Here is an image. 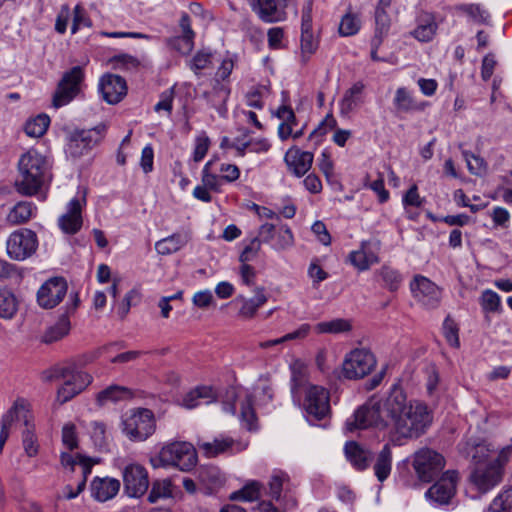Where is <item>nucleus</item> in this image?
I'll list each match as a JSON object with an SVG mask.
<instances>
[{"label": "nucleus", "instance_id": "nucleus-50", "mask_svg": "<svg viewBox=\"0 0 512 512\" xmlns=\"http://www.w3.org/2000/svg\"><path fill=\"white\" fill-rule=\"evenodd\" d=\"M212 63L213 54L208 50H200L191 59L189 67L196 75H200V71L211 67Z\"/></svg>", "mask_w": 512, "mask_h": 512}, {"label": "nucleus", "instance_id": "nucleus-15", "mask_svg": "<svg viewBox=\"0 0 512 512\" xmlns=\"http://www.w3.org/2000/svg\"><path fill=\"white\" fill-rule=\"evenodd\" d=\"M122 477L124 491L129 497H141L148 490V472L144 466L136 463L129 464L123 469Z\"/></svg>", "mask_w": 512, "mask_h": 512}, {"label": "nucleus", "instance_id": "nucleus-22", "mask_svg": "<svg viewBox=\"0 0 512 512\" xmlns=\"http://www.w3.org/2000/svg\"><path fill=\"white\" fill-rule=\"evenodd\" d=\"M314 155L309 151H302L297 146H292L284 156V162L290 173L300 178L312 167Z\"/></svg>", "mask_w": 512, "mask_h": 512}, {"label": "nucleus", "instance_id": "nucleus-14", "mask_svg": "<svg viewBox=\"0 0 512 512\" xmlns=\"http://www.w3.org/2000/svg\"><path fill=\"white\" fill-rule=\"evenodd\" d=\"M413 297L427 309H435L440 305L442 289L422 275L414 276L410 282Z\"/></svg>", "mask_w": 512, "mask_h": 512}, {"label": "nucleus", "instance_id": "nucleus-12", "mask_svg": "<svg viewBox=\"0 0 512 512\" xmlns=\"http://www.w3.org/2000/svg\"><path fill=\"white\" fill-rule=\"evenodd\" d=\"M84 72L80 66H74L65 72L53 96V106L62 107L70 103L80 92Z\"/></svg>", "mask_w": 512, "mask_h": 512}, {"label": "nucleus", "instance_id": "nucleus-41", "mask_svg": "<svg viewBox=\"0 0 512 512\" xmlns=\"http://www.w3.org/2000/svg\"><path fill=\"white\" fill-rule=\"evenodd\" d=\"M50 124V118L46 114H40L25 124V133L30 137H41L45 134Z\"/></svg>", "mask_w": 512, "mask_h": 512}, {"label": "nucleus", "instance_id": "nucleus-24", "mask_svg": "<svg viewBox=\"0 0 512 512\" xmlns=\"http://www.w3.org/2000/svg\"><path fill=\"white\" fill-rule=\"evenodd\" d=\"M120 490V481L115 478L96 477L91 483V495L99 502L114 498Z\"/></svg>", "mask_w": 512, "mask_h": 512}, {"label": "nucleus", "instance_id": "nucleus-27", "mask_svg": "<svg viewBox=\"0 0 512 512\" xmlns=\"http://www.w3.org/2000/svg\"><path fill=\"white\" fill-rule=\"evenodd\" d=\"M345 455L351 465L357 470H364L369 466L372 453L355 441H349L344 447Z\"/></svg>", "mask_w": 512, "mask_h": 512}, {"label": "nucleus", "instance_id": "nucleus-57", "mask_svg": "<svg viewBox=\"0 0 512 512\" xmlns=\"http://www.w3.org/2000/svg\"><path fill=\"white\" fill-rule=\"evenodd\" d=\"M210 144V139L205 132L196 137L193 151V160L195 162H200L204 159L209 150Z\"/></svg>", "mask_w": 512, "mask_h": 512}, {"label": "nucleus", "instance_id": "nucleus-2", "mask_svg": "<svg viewBox=\"0 0 512 512\" xmlns=\"http://www.w3.org/2000/svg\"><path fill=\"white\" fill-rule=\"evenodd\" d=\"M52 180L51 164L38 151L31 149L18 161L15 190L22 196L32 197L42 191Z\"/></svg>", "mask_w": 512, "mask_h": 512}, {"label": "nucleus", "instance_id": "nucleus-10", "mask_svg": "<svg viewBox=\"0 0 512 512\" xmlns=\"http://www.w3.org/2000/svg\"><path fill=\"white\" fill-rule=\"evenodd\" d=\"M458 473L448 470L426 491L427 501L434 507L449 505L456 494Z\"/></svg>", "mask_w": 512, "mask_h": 512}, {"label": "nucleus", "instance_id": "nucleus-49", "mask_svg": "<svg viewBox=\"0 0 512 512\" xmlns=\"http://www.w3.org/2000/svg\"><path fill=\"white\" fill-rule=\"evenodd\" d=\"M462 155L467 163V168L471 174L476 176H482L486 174L488 166L486 161L482 157L466 150L462 151Z\"/></svg>", "mask_w": 512, "mask_h": 512}, {"label": "nucleus", "instance_id": "nucleus-36", "mask_svg": "<svg viewBox=\"0 0 512 512\" xmlns=\"http://www.w3.org/2000/svg\"><path fill=\"white\" fill-rule=\"evenodd\" d=\"M392 467V452L389 444H385L378 453L374 464V473L378 481L383 482L388 478Z\"/></svg>", "mask_w": 512, "mask_h": 512}, {"label": "nucleus", "instance_id": "nucleus-38", "mask_svg": "<svg viewBox=\"0 0 512 512\" xmlns=\"http://www.w3.org/2000/svg\"><path fill=\"white\" fill-rule=\"evenodd\" d=\"M18 311V300L7 288L0 289V318L12 319Z\"/></svg>", "mask_w": 512, "mask_h": 512}, {"label": "nucleus", "instance_id": "nucleus-43", "mask_svg": "<svg viewBox=\"0 0 512 512\" xmlns=\"http://www.w3.org/2000/svg\"><path fill=\"white\" fill-rule=\"evenodd\" d=\"M172 496V483L170 479L156 480L152 483L151 491L148 495L150 503H156L160 499H166Z\"/></svg>", "mask_w": 512, "mask_h": 512}, {"label": "nucleus", "instance_id": "nucleus-21", "mask_svg": "<svg viewBox=\"0 0 512 512\" xmlns=\"http://www.w3.org/2000/svg\"><path fill=\"white\" fill-rule=\"evenodd\" d=\"M99 91L108 104H117L126 96L127 84L119 75L105 74L99 81Z\"/></svg>", "mask_w": 512, "mask_h": 512}, {"label": "nucleus", "instance_id": "nucleus-51", "mask_svg": "<svg viewBox=\"0 0 512 512\" xmlns=\"http://www.w3.org/2000/svg\"><path fill=\"white\" fill-rule=\"evenodd\" d=\"M88 152L89 150L87 149V147L83 145L82 142H80L78 137L73 132H71L67 137V143L65 146L66 156L73 160H76L82 157L83 155L87 154Z\"/></svg>", "mask_w": 512, "mask_h": 512}, {"label": "nucleus", "instance_id": "nucleus-39", "mask_svg": "<svg viewBox=\"0 0 512 512\" xmlns=\"http://www.w3.org/2000/svg\"><path fill=\"white\" fill-rule=\"evenodd\" d=\"M233 445L234 441L231 438L214 439L212 442L198 444L200 450H202L204 455L208 458H213L229 451Z\"/></svg>", "mask_w": 512, "mask_h": 512}, {"label": "nucleus", "instance_id": "nucleus-5", "mask_svg": "<svg viewBox=\"0 0 512 512\" xmlns=\"http://www.w3.org/2000/svg\"><path fill=\"white\" fill-rule=\"evenodd\" d=\"M43 379L45 381L64 380L63 385L57 391V397L61 403H65L81 393L93 380L90 374L78 370L75 364L54 366L43 372Z\"/></svg>", "mask_w": 512, "mask_h": 512}, {"label": "nucleus", "instance_id": "nucleus-17", "mask_svg": "<svg viewBox=\"0 0 512 512\" xmlns=\"http://www.w3.org/2000/svg\"><path fill=\"white\" fill-rule=\"evenodd\" d=\"M86 205L85 194L81 198H72L66 207V212L58 218V226L62 232L69 235L76 234L82 227V209Z\"/></svg>", "mask_w": 512, "mask_h": 512}, {"label": "nucleus", "instance_id": "nucleus-25", "mask_svg": "<svg viewBox=\"0 0 512 512\" xmlns=\"http://www.w3.org/2000/svg\"><path fill=\"white\" fill-rule=\"evenodd\" d=\"M267 302V296L264 288H257L255 295L252 298H244L242 296L236 297L232 303L240 304L238 316L243 319H251L255 316L256 312Z\"/></svg>", "mask_w": 512, "mask_h": 512}, {"label": "nucleus", "instance_id": "nucleus-45", "mask_svg": "<svg viewBox=\"0 0 512 512\" xmlns=\"http://www.w3.org/2000/svg\"><path fill=\"white\" fill-rule=\"evenodd\" d=\"M180 27L183 31V35L180 37H176L177 43H182L183 47H178L180 50L184 52H190L193 49V38L194 32L191 29L190 18L188 14L184 13L180 19Z\"/></svg>", "mask_w": 512, "mask_h": 512}, {"label": "nucleus", "instance_id": "nucleus-47", "mask_svg": "<svg viewBox=\"0 0 512 512\" xmlns=\"http://www.w3.org/2000/svg\"><path fill=\"white\" fill-rule=\"evenodd\" d=\"M315 329L318 333H342L351 330L348 320L337 318L327 322L317 323Z\"/></svg>", "mask_w": 512, "mask_h": 512}, {"label": "nucleus", "instance_id": "nucleus-9", "mask_svg": "<svg viewBox=\"0 0 512 512\" xmlns=\"http://www.w3.org/2000/svg\"><path fill=\"white\" fill-rule=\"evenodd\" d=\"M444 466V457L432 449L422 448L414 454L413 467L418 478L423 482L432 481Z\"/></svg>", "mask_w": 512, "mask_h": 512}, {"label": "nucleus", "instance_id": "nucleus-18", "mask_svg": "<svg viewBox=\"0 0 512 512\" xmlns=\"http://www.w3.org/2000/svg\"><path fill=\"white\" fill-rule=\"evenodd\" d=\"M289 0H255L252 11L265 23H277L287 19Z\"/></svg>", "mask_w": 512, "mask_h": 512}, {"label": "nucleus", "instance_id": "nucleus-42", "mask_svg": "<svg viewBox=\"0 0 512 512\" xmlns=\"http://www.w3.org/2000/svg\"><path fill=\"white\" fill-rule=\"evenodd\" d=\"M378 275L383 282V286L391 292L397 291L403 281L399 271L389 266L381 267Z\"/></svg>", "mask_w": 512, "mask_h": 512}, {"label": "nucleus", "instance_id": "nucleus-46", "mask_svg": "<svg viewBox=\"0 0 512 512\" xmlns=\"http://www.w3.org/2000/svg\"><path fill=\"white\" fill-rule=\"evenodd\" d=\"M240 419L248 430L255 428L256 414L253 408V397L246 395L240 404Z\"/></svg>", "mask_w": 512, "mask_h": 512}, {"label": "nucleus", "instance_id": "nucleus-8", "mask_svg": "<svg viewBox=\"0 0 512 512\" xmlns=\"http://www.w3.org/2000/svg\"><path fill=\"white\" fill-rule=\"evenodd\" d=\"M38 247V238L30 229H20L10 234L6 242L8 256L16 261H23L32 256Z\"/></svg>", "mask_w": 512, "mask_h": 512}, {"label": "nucleus", "instance_id": "nucleus-44", "mask_svg": "<svg viewBox=\"0 0 512 512\" xmlns=\"http://www.w3.org/2000/svg\"><path fill=\"white\" fill-rule=\"evenodd\" d=\"M488 512H512V487L504 488L494 498Z\"/></svg>", "mask_w": 512, "mask_h": 512}, {"label": "nucleus", "instance_id": "nucleus-37", "mask_svg": "<svg viewBox=\"0 0 512 512\" xmlns=\"http://www.w3.org/2000/svg\"><path fill=\"white\" fill-rule=\"evenodd\" d=\"M387 9H375V35L372 38L371 45L379 48L383 38L388 34L390 29V18Z\"/></svg>", "mask_w": 512, "mask_h": 512}, {"label": "nucleus", "instance_id": "nucleus-7", "mask_svg": "<svg viewBox=\"0 0 512 512\" xmlns=\"http://www.w3.org/2000/svg\"><path fill=\"white\" fill-rule=\"evenodd\" d=\"M122 433L131 441L142 442L156 429L154 414L147 408L130 409L121 418Z\"/></svg>", "mask_w": 512, "mask_h": 512}, {"label": "nucleus", "instance_id": "nucleus-63", "mask_svg": "<svg viewBox=\"0 0 512 512\" xmlns=\"http://www.w3.org/2000/svg\"><path fill=\"white\" fill-rule=\"evenodd\" d=\"M62 442L69 450L77 448V436L73 424L68 423L64 425L62 429Z\"/></svg>", "mask_w": 512, "mask_h": 512}, {"label": "nucleus", "instance_id": "nucleus-59", "mask_svg": "<svg viewBox=\"0 0 512 512\" xmlns=\"http://www.w3.org/2000/svg\"><path fill=\"white\" fill-rule=\"evenodd\" d=\"M261 244L258 236L253 237L242 250L239 257L240 262L247 263L255 259L261 249Z\"/></svg>", "mask_w": 512, "mask_h": 512}, {"label": "nucleus", "instance_id": "nucleus-26", "mask_svg": "<svg viewBox=\"0 0 512 512\" xmlns=\"http://www.w3.org/2000/svg\"><path fill=\"white\" fill-rule=\"evenodd\" d=\"M365 85L358 81L345 91L340 103L341 115L347 116L364 103Z\"/></svg>", "mask_w": 512, "mask_h": 512}, {"label": "nucleus", "instance_id": "nucleus-52", "mask_svg": "<svg viewBox=\"0 0 512 512\" xmlns=\"http://www.w3.org/2000/svg\"><path fill=\"white\" fill-rule=\"evenodd\" d=\"M22 444L24 451L28 457H34L38 454L39 444L34 433V424L26 426L22 432Z\"/></svg>", "mask_w": 512, "mask_h": 512}, {"label": "nucleus", "instance_id": "nucleus-64", "mask_svg": "<svg viewBox=\"0 0 512 512\" xmlns=\"http://www.w3.org/2000/svg\"><path fill=\"white\" fill-rule=\"evenodd\" d=\"M173 98H174V92L173 89L165 90L160 95V100L155 105L154 109L155 111H161L164 110L168 114H171L173 109Z\"/></svg>", "mask_w": 512, "mask_h": 512}, {"label": "nucleus", "instance_id": "nucleus-16", "mask_svg": "<svg viewBox=\"0 0 512 512\" xmlns=\"http://www.w3.org/2000/svg\"><path fill=\"white\" fill-rule=\"evenodd\" d=\"M22 420L25 427L31 424L32 415L29 410V403L23 399H17L13 406L3 415L0 431V453L9 437V429L16 421Z\"/></svg>", "mask_w": 512, "mask_h": 512}, {"label": "nucleus", "instance_id": "nucleus-48", "mask_svg": "<svg viewBox=\"0 0 512 512\" xmlns=\"http://www.w3.org/2000/svg\"><path fill=\"white\" fill-rule=\"evenodd\" d=\"M393 104L399 112H409L416 108L413 97L404 87H400L396 90Z\"/></svg>", "mask_w": 512, "mask_h": 512}, {"label": "nucleus", "instance_id": "nucleus-4", "mask_svg": "<svg viewBox=\"0 0 512 512\" xmlns=\"http://www.w3.org/2000/svg\"><path fill=\"white\" fill-rule=\"evenodd\" d=\"M291 393L294 400H300L304 395L303 408L309 421H320L329 415L330 395L324 387L310 384L303 375L294 373Z\"/></svg>", "mask_w": 512, "mask_h": 512}, {"label": "nucleus", "instance_id": "nucleus-29", "mask_svg": "<svg viewBox=\"0 0 512 512\" xmlns=\"http://www.w3.org/2000/svg\"><path fill=\"white\" fill-rule=\"evenodd\" d=\"M36 211L37 207L33 202L20 201L10 209L6 221L12 226L25 224L34 217Z\"/></svg>", "mask_w": 512, "mask_h": 512}, {"label": "nucleus", "instance_id": "nucleus-35", "mask_svg": "<svg viewBox=\"0 0 512 512\" xmlns=\"http://www.w3.org/2000/svg\"><path fill=\"white\" fill-rule=\"evenodd\" d=\"M189 241L188 233H174L156 242L155 249L161 255H169L179 251Z\"/></svg>", "mask_w": 512, "mask_h": 512}, {"label": "nucleus", "instance_id": "nucleus-13", "mask_svg": "<svg viewBox=\"0 0 512 512\" xmlns=\"http://www.w3.org/2000/svg\"><path fill=\"white\" fill-rule=\"evenodd\" d=\"M257 236L261 243L270 245L277 252L288 250L294 245V235L286 224L277 227L265 222L259 227Z\"/></svg>", "mask_w": 512, "mask_h": 512}, {"label": "nucleus", "instance_id": "nucleus-40", "mask_svg": "<svg viewBox=\"0 0 512 512\" xmlns=\"http://www.w3.org/2000/svg\"><path fill=\"white\" fill-rule=\"evenodd\" d=\"M261 483L258 481H250L240 490L230 494L229 499L233 501H254L260 497Z\"/></svg>", "mask_w": 512, "mask_h": 512}, {"label": "nucleus", "instance_id": "nucleus-56", "mask_svg": "<svg viewBox=\"0 0 512 512\" xmlns=\"http://www.w3.org/2000/svg\"><path fill=\"white\" fill-rule=\"evenodd\" d=\"M443 335L446 341L454 348H458L460 346L459 341V327L454 319L448 315L443 322Z\"/></svg>", "mask_w": 512, "mask_h": 512}, {"label": "nucleus", "instance_id": "nucleus-23", "mask_svg": "<svg viewBox=\"0 0 512 512\" xmlns=\"http://www.w3.org/2000/svg\"><path fill=\"white\" fill-rule=\"evenodd\" d=\"M290 486L288 473L282 470H274L268 482L267 495L275 502L285 501L294 506V501L288 499L287 491Z\"/></svg>", "mask_w": 512, "mask_h": 512}, {"label": "nucleus", "instance_id": "nucleus-31", "mask_svg": "<svg viewBox=\"0 0 512 512\" xmlns=\"http://www.w3.org/2000/svg\"><path fill=\"white\" fill-rule=\"evenodd\" d=\"M132 397L133 392L129 388L120 385H111L97 394L96 402L99 406H104L109 402L116 403L131 399Z\"/></svg>", "mask_w": 512, "mask_h": 512}, {"label": "nucleus", "instance_id": "nucleus-1", "mask_svg": "<svg viewBox=\"0 0 512 512\" xmlns=\"http://www.w3.org/2000/svg\"><path fill=\"white\" fill-rule=\"evenodd\" d=\"M433 422L429 407L419 400H408L399 386H393L384 399L370 398L347 419V431L371 426H391L396 440L417 439Z\"/></svg>", "mask_w": 512, "mask_h": 512}, {"label": "nucleus", "instance_id": "nucleus-6", "mask_svg": "<svg viewBox=\"0 0 512 512\" xmlns=\"http://www.w3.org/2000/svg\"><path fill=\"white\" fill-rule=\"evenodd\" d=\"M150 462L155 468L174 467L180 471L189 472L197 465L198 456L191 443L175 441L164 445Z\"/></svg>", "mask_w": 512, "mask_h": 512}, {"label": "nucleus", "instance_id": "nucleus-53", "mask_svg": "<svg viewBox=\"0 0 512 512\" xmlns=\"http://www.w3.org/2000/svg\"><path fill=\"white\" fill-rule=\"evenodd\" d=\"M480 305L485 312H500L501 298L493 290H484L480 297Z\"/></svg>", "mask_w": 512, "mask_h": 512}, {"label": "nucleus", "instance_id": "nucleus-11", "mask_svg": "<svg viewBox=\"0 0 512 512\" xmlns=\"http://www.w3.org/2000/svg\"><path fill=\"white\" fill-rule=\"evenodd\" d=\"M376 365L374 355L366 349H355L344 359L342 375L346 379H359L368 375Z\"/></svg>", "mask_w": 512, "mask_h": 512}, {"label": "nucleus", "instance_id": "nucleus-55", "mask_svg": "<svg viewBox=\"0 0 512 512\" xmlns=\"http://www.w3.org/2000/svg\"><path fill=\"white\" fill-rule=\"evenodd\" d=\"M360 29V20L351 12L346 13L339 24V34L341 36L355 35Z\"/></svg>", "mask_w": 512, "mask_h": 512}, {"label": "nucleus", "instance_id": "nucleus-19", "mask_svg": "<svg viewBox=\"0 0 512 512\" xmlns=\"http://www.w3.org/2000/svg\"><path fill=\"white\" fill-rule=\"evenodd\" d=\"M67 293V283L62 277L47 280L38 290L37 301L45 309L54 308Z\"/></svg>", "mask_w": 512, "mask_h": 512}, {"label": "nucleus", "instance_id": "nucleus-54", "mask_svg": "<svg viewBox=\"0 0 512 512\" xmlns=\"http://www.w3.org/2000/svg\"><path fill=\"white\" fill-rule=\"evenodd\" d=\"M456 9L467 14L477 23H487L490 17L489 13L482 9L479 4H460Z\"/></svg>", "mask_w": 512, "mask_h": 512}, {"label": "nucleus", "instance_id": "nucleus-33", "mask_svg": "<svg viewBox=\"0 0 512 512\" xmlns=\"http://www.w3.org/2000/svg\"><path fill=\"white\" fill-rule=\"evenodd\" d=\"M200 399L211 403L217 399V392L211 386H198L183 397L182 405L185 408L193 409L199 405Z\"/></svg>", "mask_w": 512, "mask_h": 512}, {"label": "nucleus", "instance_id": "nucleus-30", "mask_svg": "<svg viewBox=\"0 0 512 512\" xmlns=\"http://www.w3.org/2000/svg\"><path fill=\"white\" fill-rule=\"evenodd\" d=\"M230 95V88L222 83L214 84L209 92L203 94L208 103L224 117L227 113L226 102Z\"/></svg>", "mask_w": 512, "mask_h": 512}, {"label": "nucleus", "instance_id": "nucleus-20", "mask_svg": "<svg viewBox=\"0 0 512 512\" xmlns=\"http://www.w3.org/2000/svg\"><path fill=\"white\" fill-rule=\"evenodd\" d=\"M312 7L313 1L306 0L302 9L301 18V53L304 62H307L310 55L318 48V40L312 32Z\"/></svg>", "mask_w": 512, "mask_h": 512}, {"label": "nucleus", "instance_id": "nucleus-58", "mask_svg": "<svg viewBox=\"0 0 512 512\" xmlns=\"http://www.w3.org/2000/svg\"><path fill=\"white\" fill-rule=\"evenodd\" d=\"M336 125L337 121L334 116L332 114H327L318 127L310 133L308 139L312 140L318 138L320 140L328 131L335 129Z\"/></svg>", "mask_w": 512, "mask_h": 512}, {"label": "nucleus", "instance_id": "nucleus-61", "mask_svg": "<svg viewBox=\"0 0 512 512\" xmlns=\"http://www.w3.org/2000/svg\"><path fill=\"white\" fill-rule=\"evenodd\" d=\"M380 248L379 241H362L360 251L366 256L368 261L373 265L379 262L378 250Z\"/></svg>", "mask_w": 512, "mask_h": 512}, {"label": "nucleus", "instance_id": "nucleus-34", "mask_svg": "<svg viewBox=\"0 0 512 512\" xmlns=\"http://www.w3.org/2000/svg\"><path fill=\"white\" fill-rule=\"evenodd\" d=\"M71 325L68 316V312L62 314L57 322L48 327L42 336V342L45 344H51L57 342L68 335Z\"/></svg>", "mask_w": 512, "mask_h": 512}, {"label": "nucleus", "instance_id": "nucleus-3", "mask_svg": "<svg viewBox=\"0 0 512 512\" xmlns=\"http://www.w3.org/2000/svg\"><path fill=\"white\" fill-rule=\"evenodd\" d=\"M510 454V447L504 448L497 456L484 445H477L473 454L474 469L470 481L480 493H487L503 478L504 464Z\"/></svg>", "mask_w": 512, "mask_h": 512}, {"label": "nucleus", "instance_id": "nucleus-28", "mask_svg": "<svg viewBox=\"0 0 512 512\" xmlns=\"http://www.w3.org/2000/svg\"><path fill=\"white\" fill-rule=\"evenodd\" d=\"M437 28L435 17L431 13L423 12L419 15L417 27L411 34L420 42H429L434 38Z\"/></svg>", "mask_w": 512, "mask_h": 512}, {"label": "nucleus", "instance_id": "nucleus-60", "mask_svg": "<svg viewBox=\"0 0 512 512\" xmlns=\"http://www.w3.org/2000/svg\"><path fill=\"white\" fill-rule=\"evenodd\" d=\"M111 62L114 64L116 68L121 69H127V70H134L137 69L140 65L139 60L129 54H119L115 55Z\"/></svg>", "mask_w": 512, "mask_h": 512}, {"label": "nucleus", "instance_id": "nucleus-62", "mask_svg": "<svg viewBox=\"0 0 512 512\" xmlns=\"http://www.w3.org/2000/svg\"><path fill=\"white\" fill-rule=\"evenodd\" d=\"M292 507L291 503L281 501L274 504L272 501L263 500L257 505V512H286V510Z\"/></svg>", "mask_w": 512, "mask_h": 512}, {"label": "nucleus", "instance_id": "nucleus-32", "mask_svg": "<svg viewBox=\"0 0 512 512\" xmlns=\"http://www.w3.org/2000/svg\"><path fill=\"white\" fill-rule=\"evenodd\" d=\"M107 131V125L105 123H99L95 127L91 129H77L72 131L82 142L83 145L87 147L90 151L95 146L100 144L105 137Z\"/></svg>", "mask_w": 512, "mask_h": 512}]
</instances>
